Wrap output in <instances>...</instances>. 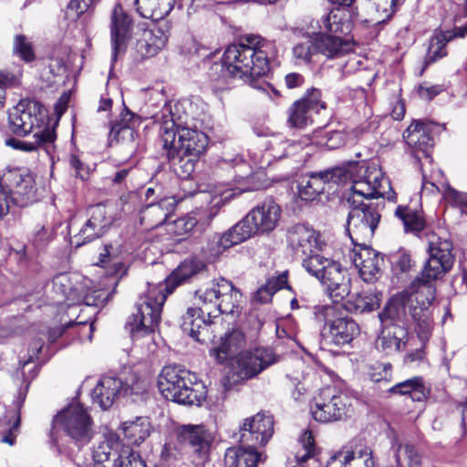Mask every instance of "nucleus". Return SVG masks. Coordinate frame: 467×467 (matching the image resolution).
Wrapping results in <instances>:
<instances>
[{
    "label": "nucleus",
    "mask_w": 467,
    "mask_h": 467,
    "mask_svg": "<svg viewBox=\"0 0 467 467\" xmlns=\"http://www.w3.org/2000/svg\"><path fill=\"white\" fill-rule=\"evenodd\" d=\"M351 183L352 194L348 201L353 207L348 213L347 233L353 245L364 244L374 235L380 220L379 206L383 202L365 203L363 199L384 198L389 182L376 166L363 165L362 171L356 174Z\"/></svg>",
    "instance_id": "nucleus-1"
},
{
    "label": "nucleus",
    "mask_w": 467,
    "mask_h": 467,
    "mask_svg": "<svg viewBox=\"0 0 467 467\" xmlns=\"http://www.w3.org/2000/svg\"><path fill=\"white\" fill-rule=\"evenodd\" d=\"M182 105L179 102L165 104L160 124V139L166 154L176 156L186 154L199 158L208 144L207 136L187 124L188 115L181 113Z\"/></svg>",
    "instance_id": "nucleus-2"
},
{
    "label": "nucleus",
    "mask_w": 467,
    "mask_h": 467,
    "mask_svg": "<svg viewBox=\"0 0 467 467\" xmlns=\"http://www.w3.org/2000/svg\"><path fill=\"white\" fill-rule=\"evenodd\" d=\"M247 44L239 43L227 47L222 64H215L213 69L220 68L230 77L243 79L256 88L255 79L265 76L270 70L267 48L270 45L254 43L252 37L246 38Z\"/></svg>",
    "instance_id": "nucleus-3"
},
{
    "label": "nucleus",
    "mask_w": 467,
    "mask_h": 467,
    "mask_svg": "<svg viewBox=\"0 0 467 467\" xmlns=\"http://www.w3.org/2000/svg\"><path fill=\"white\" fill-rule=\"evenodd\" d=\"M281 219V208L272 199L265 200L254 207L245 217L224 233L218 241L223 250L238 244L254 234L274 231Z\"/></svg>",
    "instance_id": "nucleus-4"
},
{
    "label": "nucleus",
    "mask_w": 467,
    "mask_h": 467,
    "mask_svg": "<svg viewBox=\"0 0 467 467\" xmlns=\"http://www.w3.org/2000/svg\"><path fill=\"white\" fill-rule=\"evenodd\" d=\"M158 388L166 400L183 405L200 406L206 397L205 386L196 380L195 375L176 366L161 369Z\"/></svg>",
    "instance_id": "nucleus-5"
},
{
    "label": "nucleus",
    "mask_w": 467,
    "mask_h": 467,
    "mask_svg": "<svg viewBox=\"0 0 467 467\" xmlns=\"http://www.w3.org/2000/svg\"><path fill=\"white\" fill-rule=\"evenodd\" d=\"M167 295L165 287L158 284H148L147 292L140 296L127 322L133 339L154 331L159 326Z\"/></svg>",
    "instance_id": "nucleus-6"
},
{
    "label": "nucleus",
    "mask_w": 467,
    "mask_h": 467,
    "mask_svg": "<svg viewBox=\"0 0 467 467\" xmlns=\"http://www.w3.org/2000/svg\"><path fill=\"white\" fill-rule=\"evenodd\" d=\"M302 265L327 288L330 298L337 303L350 294V278L340 264L317 254L305 255Z\"/></svg>",
    "instance_id": "nucleus-7"
},
{
    "label": "nucleus",
    "mask_w": 467,
    "mask_h": 467,
    "mask_svg": "<svg viewBox=\"0 0 467 467\" xmlns=\"http://www.w3.org/2000/svg\"><path fill=\"white\" fill-rule=\"evenodd\" d=\"M110 207L102 203L89 207L86 212V219L81 222L74 218L70 221L68 228L71 244L81 246L97 238L101 237L114 221Z\"/></svg>",
    "instance_id": "nucleus-8"
},
{
    "label": "nucleus",
    "mask_w": 467,
    "mask_h": 467,
    "mask_svg": "<svg viewBox=\"0 0 467 467\" xmlns=\"http://www.w3.org/2000/svg\"><path fill=\"white\" fill-rule=\"evenodd\" d=\"M363 165L353 161L347 166L335 167L329 170L313 173L308 177H303L298 183V194L302 200L313 201L325 191L327 183H346L353 181L358 172H361Z\"/></svg>",
    "instance_id": "nucleus-9"
},
{
    "label": "nucleus",
    "mask_w": 467,
    "mask_h": 467,
    "mask_svg": "<svg viewBox=\"0 0 467 467\" xmlns=\"http://www.w3.org/2000/svg\"><path fill=\"white\" fill-rule=\"evenodd\" d=\"M428 259L424 264V275L430 279L442 278L454 264L452 243L435 232L426 234Z\"/></svg>",
    "instance_id": "nucleus-10"
},
{
    "label": "nucleus",
    "mask_w": 467,
    "mask_h": 467,
    "mask_svg": "<svg viewBox=\"0 0 467 467\" xmlns=\"http://www.w3.org/2000/svg\"><path fill=\"white\" fill-rule=\"evenodd\" d=\"M351 406L352 399L347 393L327 387L315 398L311 413L317 421L327 423L346 418Z\"/></svg>",
    "instance_id": "nucleus-11"
},
{
    "label": "nucleus",
    "mask_w": 467,
    "mask_h": 467,
    "mask_svg": "<svg viewBox=\"0 0 467 467\" xmlns=\"http://www.w3.org/2000/svg\"><path fill=\"white\" fill-rule=\"evenodd\" d=\"M53 429H59L76 441L88 442L92 438V420L78 403L70 404L53 420Z\"/></svg>",
    "instance_id": "nucleus-12"
},
{
    "label": "nucleus",
    "mask_w": 467,
    "mask_h": 467,
    "mask_svg": "<svg viewBox=\"0 0 467 467\" xmlns=\"http://www.w3.org/2000/svg\"><path fill=\"white\" fill-rule=\"evenodd\" d=\"M333 313V307L328 306H321L316 313L317 319L325 321L321 330L322 340L337 347L348 345L359 334V327L352 318L347 317L328 320Z\"/></svg>",
    "instance_id": "nucleus-13"
},
{
    "label": "nucleus",
    "mask_w": 467,
    "mask_h": 467,
    "mask_svg": "<svg viewBox=\"0 0 467 467\" xmlns=\"http://www.w3.org/2000/svg\"><path fill=\"white\" fill-rule=\"evenodd\" d=\"M42 106L32 99H22L8 112V128L16 136H26L40 128Z\"/></svg>",
    "instance_id": "nucleus-14"
},
{
    "label": "nucleus",
    "mask_w": 467,
    "mask_h": 467,
    "mask_svg": "<svg viewBox=\"0 0 467 467\" xmlns=\"http://www.w3.org/2000/svg\"><path fill=\"white\" fill-rule=\"evenodd\" d=\"M274 432V420L272 416L265 413L244 420L240 428V442L248 448L255 450L265 446Z\"/></svg>",
    "instance_id": "nucleus-15"
},
{
    "label": "nucleus",
    "mask_w": 467,
    "mask_h": 467,
    "mask_svg": "<svg viewBox=\"0 0 467 467\" xmlns=\"http://www.w3.org/2000/svg\"><path fill=\"white\" fill-rule=\"evenodd\" d=\"M438 127L433 122L416 120L412 122L404 133L406 143L411 148L415 157L429 160L434 145L433 131Z\"/></svg>",
    "instance_id": "nucleus-16"
},
{
    "label": "nucleus",
    "mask_w": 467,
    "mask_h": 467,
    "mask_svg": "<svg viewBox=\"0 0 467 467\" xmlns=\"http://www.w3.org/2000/svg\"><path fill=\"white\" fill-rule=\"evenodd\" d=\"M278 360V356L268 348L241 352L237 356V374L241 379H251Z\"/></svg>",
    "instance_id": "nucleus-17"
},
{
    "label": "nucleus",
    "mask_w": 467,
    "mask_h": 467,
    "mask_svg": "<svg viewBox=\"0 0 467 467\" xmlns=\"http://www.w3.org/2000/svg\"><path fill=\"white\" fill-rule=\"evenodd\" d=\"M2 180L9 194H13L11 199L17 205L25 206L34 200L35 180L30 172L21 170L9 171L4 174Z\"/></svg>",
    "instance_id": "nucleus-18"
},
{
    "label": "nucleus",
    "mask_w": 467,
    "mask_h": 467,
    "mask_svg": "<svg viewBox=\"0 0 467 467\" xmlns=\"http://www.w3.org/2000/svg\"><path fill=\"white\" fill-rule=\"evenodd\" d=\"M93 460V467H146L139 453L127 449L118 454L108 441L101 442L95 449Z\"/></svg>",
    "instance_id": "nucleus-19"
},
{
    "label": "nucleus",
    "mask_w": 467,
    "mask_h": 467,
    "mask_svg": "<svg viewBox=\"0 0 467 467\" xmlns=\"http://www.w3.org/2000/svg\"><path fill=\"white\" fill-rule=\"evenodd\" d=\"M437 279H430L424 275V270L420 276H417L403 291L408 293V297L412 298L411 318L420 320L426 310L435 298V286L433 282Z\"/></svg>",
    "instance_id": "nucleus-20"
},
{
    "label": "nucleus",
    "mask_w": 467,
    "mask_h": 467,
    "mask_svg": "<svg viewBox=\"0 0 467 467\" xmlns=\"http://www.w3.org/2000/svg\"><path fill=\"white\" fill-rule=\"evenodd\" d=\"M321 92L313 88L304 98L296 100L289 109L288 123L290 127L303 129L309 121L313 113H318L326 105L321 101Z\"/></svg>",
    "instance_id": "nucleus-21"
},
{
    "label": "nucleus",
    "mask_w": 467,
    "mask_h": 467,
    "mask_svg": "<svg viewBox=\"0 0 467 467\" xmlns=\"http://www.w3.org/2000/svg\"><path fill=\"white\" fill-rule=\"evenodd\" d=\"M287 243L295 255L303 257L322 247L319 234L306 224H296L287 233Z\"/></svg>",
    "instance_id": "nucleus-22"
},
{
    "label": "nucleus",
    "mask_w": 467,
    "mask_h": 467,
    "mask_svg": "<svg viewBox=\"0 0 467 467\" xmlns=\"http://www.w3.org/2000/svg\"><path fill=\"white\" fill-rule=\"evenodd\" d=\"M350 258L365 282L370 283L377 279L382 264L378 252L364 243L354 245Z\"/></svg>",
    "instance_id": "nucleus-23"
},
{
    "label": "nucleus",
    "mask_w": 467,
    "mask_h": 467,
    "mask_svg": "<svg viewBox=\"0 0 467 467\" xmlns=\"http://www.w3.org/2000/svg\"><path fill=\"white\" fill-rule=\"evenodd\" d=\"M131 28V19L119 5H116L111 13V45L112 59L116 60L119 54L123 53Z\"/></svg>",
    "instance_id": "nucleus-24"
},
{
    "label": "nucleus",
    "mask_w": 467,
    "mask_h": 467,
    "mask_svg": "<svg viewBox=\"0 0 467 467\" xmlns=\"http://www.w3.org/2000/svg\"><path fill=\"white\" fill-rule=\"evenodd\" d=\"M412 298L408 293H400L393 296L383 311L379 314L382 324H399L406 327L411 318Z\"/></svg>",
    "instance_id": "nucleus-25"
},
{
    "label": "nucleus",
    "mask_w": 467,
    "mask_h": 467,
    "mask_svg": "<svg viewBox=\"0 0 467 467\" xmlns=\"http://www.w3.org/2000/svg\"><path fill=\"white\" fill-rule=\"evenodd\" d=\"M205 311L200 307H189L182 317V328L201 343L210 340L213 322L204 317Z\"/></svg>",
    "instance_id": "nucleus-26"
},
{
    "label": "nucleus",
    "mask_w": 467,
    "mask_h": 467,
    "mask_svg": "<svg viewBox=\"0 0 467 467\" xmlns=\"http://www.w3.org/2000/svg\"><path fill=\"white\" fill-rule=\"evenodd\" d=\"M408 342V330L399 324H383V328L376 341L379 350L387 355L402 351Z\"/></svg>",
    "instance_id": "nucleus-27"
},
{
    "label": "nucleus",
    "mask_w": 467,
    "mask_h": 467,
    "mask_svg": "<svg viewBox=\"0 0 467 467\" xmlns=\"http://www.w3.org/2000/svg\"><path fill=\"white\" fill-rule=\"evenodd\" d=\"M467 35V26H455L453 29L435 34L431 39L422 71L432 63L447 56L446 45L456 37Z\"/></svg>",
    "instance_id": "nucleus-28"
},
{
    "label": "nucleus",
    "mask_w": 467,
    "mask_h": 467,
    "mask_svg": "<svg viewBox=\"0 0 467 467\" xmlns=\"http://www.w3.org/2000/svg\"><path fill=\"white\" fill-rule=\"evenodd\" d=\"M178 438L199 454H206L213 441L212 434L203 425H183L179 429Z\"/></svg>",
    "instance_id": "nucleus-29"
},
{
    "label": "nucleus",
    "mask_w": 467,
    "mask_h": 467,
    "mask_svg": "<svg viewBox=\"0 0 467 467\" xmlns=\"http://www.w3.org/2000/svg\"><path fill=\"white\" fill-rule=\"evenodd\" d=\"M57 138L54 128L47 127L41 131L34 133L32 141H26L17 139H9L6 144L14 149L30 152L42 148L47 154L51 155L54 151V142Z\"/></svg>",
    "instance_id": "nucleus-30"
},
{
    "label": "nucleus",
    "mask_w": 467,
    "mask_h": 467,
    "mask_svg": "<svg viewBox=\"0 0 467 467\" xmlns=\"http://www.w3.org/2000/svg\"><path fill=\"white\" fill-rule=\"evenodd\" d=\"M316 49L327 58H335L352 50V43L349 37L332 36L324 33L315 36Z\"/></svg>",
    "instance_id": "nucleus-31"
},
{
    "label": "nucleus",
    "mask_w": 467,
    "mask_h": 467,
    "mask_svg": "<svg viewBox=\"0 0 467 467\" xmlns=\"http://www.w3.org/2000/svg\"><path fill=\"white\" fill-rule=\"evenodd\" d=\"M122 381L115 377H103L92 390V400L102 410L110 408L120 394Z\"/></svg>",
    "instance_id": "nucleus-32"
},
{
    "label": "nucleus",
    "mask_w": 467,
    "mask_h": 467,
    "mask_svg": "<svg viewBox=\"0 0 467 467\" xmlns=\"http://www.w3.org/2000/svg\"><path fill=\"white\" fill-rule=\"evenodd\" d=\"M244 346L245 338L244 333L239 329H233L221 338V343L218 347L211 348L210 354L218 362L223 363L234 357Z\"/></svg>",
    "instance_id": "nucleus-33"
},
{
    "label": "nucleus",
    "mask_w": 467,
    "mask_h": 467,
    "mask_svg": "<svg viewBox=\"0 0 467 467\" xmlns=\"http://www.w3.org/2000/svg\"><path fill=\"white\" fill-rule=\"evenodd\" d=\"M263 461V454L244 444L228 448L224 454L225 467H256Z\"/></svg>",
    "instance_id": "nucleus-34"
},
{
    "label": "nucleus",
    "mask_w": 467,
    "mask_h": 467,
    "mask_svg": "<svg viewBox=\"0 0 467 467\" xmlns=\"http://www.w3.org/2000/svg\"><path fill=\"white\" fill-rule=\"evenodd\" d=\"M202 266V265L197 261L185 260L164 280V282H161L158 285L165 287L167 294H171L178 285L199 273Z\"/></svg>",
    "instance_id": "nucleus-35"
},
{
    "label": "nucleus",
    "mask_w": 467,
    "mask_h": 467,
    "mask_svg": "<svg viewBox=\"0 0 467 467\" xmlns=\"http://www.w3.org/2000/svg\"><path fill=\"white\" fill-rule=\"evenodd\" d=\"M173 202L169 199H162L156 203H150L142 209L140 213V223L146 228L152 229L161 225L170 214Z\"/></svg>",
    "instance_id": "nucleus-36"
},
{
    "label": "nucleus",
    "mask_w": 467,
    "mask_h": 467,
    "mask_svg": "<svg viewBox=\"0 0 467 467\" xmlns=\"http://www.w3.org/2000/svg\"><path fill=\"white\" fill-rule=\"evenodd\" d=\"M135 5L142 17L158 21L170 14L174 0H135Z\"/></svg>",
    "instance_id": "nucleus-37"
},
{
    "label": "nucleus",
    "mask_w": 467,
    "mask_h": 467,
    "mask_svg": "<svg viewBox=\"0 0 467 467\" xmlns=\"http://www.w3.org/2000/svg\"><path fill=\"white\" fill-rule=\"evenodd\" d=\"M321 28L326 29L332 36L348 37L352 30V23L348 15L340 9L330 11L321 20Z\"/></svg>",
    "instance_id": "nucleus-38"
},
{
    "label": "nucleus",
    "mask_w": 467,
    "mask_h": 467,
    "mask_svg": "<svg viewBox=\"0 0 467 467\" xmlns=\"http://www.w3.org/2000/svg\"><path fill=\"white\" fill-rule=\"evenodd\" d=\"M242 294L240 291L225 279L223 281L220 297L214 312H217V314H234L235 308L239 306Z\"/></svg>",
    "instance_id": "nucleus-39"
},
{
    "label": "nucleus",
    "mask_w": 467,
    "mask_h": 467,
    "mask_svg": "<svg viewBox=\"0 0 467 467\" xmlns=\"http://www.w3.org/2000/svg\"><path fill=\"white\" fill-rule=\"evenodd\" d=\"M224 280V278L213 279L202 285L195 291V299L202 306L215 309Z\"/></svg>",
    "instance_id": "nucleus-40"
},
{
    "label": "nucleus",
    "mask_w": 467,
    "mask_h": 467,
    "mask_svg": "<svg viewBox=\"0 0 467 467\" xmlns=\"http://www.w3.org/2000/svg\"><path fill=\"white\" fill-rule=\"evenodd\" d=\"M123 433L131 444H140L150 433V424L147 418H137L134 421L123 423Z\"/></svg>",
    "instance_id": "nucleus-41"
},
{
    "label": "nucleus",
    "mask_w": 467,
    "mask_h": 467,
    "mask_svg": "<svg viewBox=\"0 0 467 467\" xmlns=\"http://www.w3.org/2000/svg\"><path fill=\"white\" fill-rule=\"evenodd\" d=\"M389 391L401 395H410L414 401H422L427 396V390L420 377H414L400 382L390 388Z\"/></svg>",
    "instance_id": "nucleus-42"
},
{
    "label": "nucleus",
    "mask_w": 467,
    "mask_h": 467,
    "mask_svg": "<svg viewBox=\"0 0 467 467\" xmlns=\"http://www.w3.org/2000/svg\"><path fill=\"white\" fill-rule=\"evenodd\" d=\"M380 297L371 291H363L348 301V309L355 313L372 311L379 306Z\"/></svg>",
    "instance_id": "nucleus-43"
},
{
    "label": "nucleus",
    "mask_w": 467,
    "mask_h": 467,
    "mask_svg": "<svg viewBox=\"0 0 467 467\" xmlns=\"http://www.w3.org/2000/svg\"><path fill=\"white\" fill-rule=\"evenodd\" d=\"M393 449L399 467L420 466V455L412 444L397 441L393 444Z\"/></svg>",
    "instance_id": "nucleus-44"
},
{
    "label": "nucleus",
    "mask_w": 467,
    "mask_h": 467,
    "mask_svg": "<svg viewBox=\"0 0 467 467\" xmlns=\"http://www.w3.org/2000/svg\"><path fill=\"white\" fill-rule=\"evenodd\" d=\"M53 290L61 297L57 299V303H74L78 296V289L73 286L71 278L67 274H60L53 279Z\"/></svg>",
    "instance_id": "nucleus-45"
},
{
    "label": "nucleus",
    "mask_w": 467,
    "mask_h": 467,
    "mask_svg": "<svg viewBox=\"0 0 467 467\" xmlns=\"http://www.w3.org/2000/svg\"><path fill=\"white\" fill-rule=\"evenodd\" d=\"M198 219L194 214L189 213L166 224V231L169 234L182 238L190 234L197 225Z\"/></svg>",
    "instance_id": "nucleus-46"
},
{
    "label": "nucleus",
    "mask_w": 467,
    "mask_h": 467,
    "mask_svg": "<svg viewBox=\"0 0 467 467\" xmlns=\"http://www.w3.org/2000/svg\"><path fill=\"white\" fill-rule=\"evenodd\" d=\"M395 213L402 221L406 231L419 232L424 228V219L419 213L408 207L399 206Z\"/></svg>",
    "instance_id": "nucleus-47"
},
{
    "label": "nucleus",
    "mask_w": 467,
    "mask_h": 467,
    "mask_svg": "<svg viewBox=\"0 0 467 467\" xmlns=\"http://www.w3.org/2000/svg\"><path fill=\"white\" fill-rule=\"evenodd\" d=\"M152 36L149 34H141L140 38L137 40L135 45V58L138 60H143L156 56L164 47H159L158 45H151L150 40Z\"/></svg>",
    "instance_id": "nucleus-48"
},
{
    "label": "nucleus",
    "mask_w": 467,
    "mask_h": 467,
    "mask_svg": "<svg viewBox=\"0 0 467 467\" xmlns=\"http://www.w3.org/2000/svg\"><path fill=\"white\" fill-rule=\"evenodd\" d=\"M171 26L168 21H161L150 28L144 29L141 34H149L151 37L150 43L164 47L167 44Z\"/></svg>",
    "instance_id": "nucleus-49"
},
{
    "label": "nucleus",
    "mask_w": 467,
    "mask_h": 467,
    "mask_svg": "<svg viewBox=\"0 0 467 467\" xmlns=\"http://www.w3.org/2000/svg\"><path fill=\"white\" fill-rule=\"evenodd\" d=\"M166 155L171 163L174 166L175 171L183 177H188L194 171L196 161L199 160V158L186 156V154H178L176 156Z\"/></svg>",
    "instance_id": "nucleus-50"
},
{
    "label": "nucleus",
    "mask_w": 467,
    "mask_h": 467,
    "mask_svg": "<svg viewBox=\"0 0 467 467\" xmlns=\"http://www.w3.org/2000/svg\"><path fill=\"white\" fill-rule=\"evenodd\" d=\"M135 136L136 132L133 127L110 126L109 136L110 144L115 140L116 142H121L124 145H133Z\"/></svg>",
    "instance_id": "nucleus-51"
},
{
    "label": "nucleus",
    "mask_w": 467,
    "mask_h": 467,
    "mask_svg": "<svg viewBox=\"0 0 467 467\" xmlns=\"http://www.w3.org/2000/svg\"><path fill=\"white\" fill-rule=\"evenodd\" d=\"M14 53L24 61L30 62L35 59V53L31 42L23 35H16L14 39Z\"/></svg>",
    "instance_id": "nucleus-52"
},
{
    "label": "nucleus",
    "mask_w": 467,
    "mask_h": 467,
    "mask_svg": "<svg viewBox=\"0 0 467 467\" xmlns=\"http://www.w3.org/2000/svg\"><path fill=\"white\" fill-rule=\"evenodd\" d=\"M316 53H317V50L316 49L315 37L296 44L293 48L295 58L302 62H309Z\"/></svg>",
    "instance_id": "nucleus-53"
},
{
    "label": "nucleus",
    "mask_w": 467,
    "mask_h": 467,
    "mask_svg": "<svg viewBox=\"0 0 467 467\" xmlns=\"http://www.w3.org/2000/svg\"><path fill=\"white\" fill-rule=\"evenodd\" d=\"M263 171H256L247 175L236 174L235 181L238 183L244 184L243 192L257 191L263 187V184L258 182L264 177Z\"/></svg>",
    "instance_id": "nucleus-54"
},
{
    "label": "nucleus",
    "mask_w": 467,
    "mask_h": 467,
    "mask_svg": "<svg viewBox=\"0 0 467 467\" xmlns=\"http://www.w3.org/2000/svg\"><path fill=\"white\" fill-rule=\"evenodd\" d=\"M348 467H374V460L369 450L350 451Z\"/></svg>",
    "instance_id": "nucleus-55"
},
{
    "label": "nucleus",
    "mask_w": 467,
    "mask_h": 467,
    "mask_svg": "<svg viewBox=\"0 0 467 467\" xmlns=\"http://www.w3.org/2000/svg\"><path fill=\"white\" fill-rule=\"evenodd\" d=\"M149 383L146 379L132 377L130 381L126 382V387L122 386L121 391L125 395L141 397L147 394Z\"/></svg>",
    "instance_id": "nucleus-56"
},
{
    "label": "nucleus",
    "mask_w": 467,
    "mask_h": 467,
    "mask_svg": "<svg viewBox=\"0 0 467 467\" xmlns=\"http://www.w3.org/2000/svg\"><path fill=\"white\" fill-rule=\"evenodd\" d=\"M302 451L296 452L295 458L296 462H306L314 455L315 442L312 433L305 431L300 439Z\"/></svg>",
    "instance_id": "nucleus-57"
},
{
    "label": "nucleus",
    "mask_w": 467,
    "mask_h": 467,
    "mask_svg": "<svg viewBox=\"0 0 467 467\" xmlns=\"http://www.w3.org/2000/svg\"><path fill=\"white\" fill-rule=\"evenodd\" d=\"M369 376L374 382L388 380L391 376V364L381 362L375 363L371 366Z\"/></svg>",
    "instance_id": "nucleus-58"
},
{
    "label": "nucleus",
    "mask_w": 467,
    "mask_h": 467,
    "mask_svg": "<svg viewBox=\"0 0 467 467\" xmlns=\"http://www.w3.org/2000/svg\"><path fill=\"white\" fill-rule=\"evenodd\" d=\"M91 5V0H71L67 5V16L71 19H78L87 12Z\"/></svg>",
    "instance_id": "nucleus-59"
},
{
    "label": "nucleus",
    "mask_w": 467,
    "mask_h": 467,
    "mask_svg": "<svg viewBox=\"0 0 467 467\" xmlns=\"http://www.w3.org/2000/svg\"><path fill=\"white\" fill-rule=\"evenodd\" d=\"M349 457V450L337 451L329 457L326 467H348Z\"/></svg>",
    "instance_id": "nucleus-60"
},
{
    "label": "nucleus",
    "mask_w": 467,
    "mask_h": 467,
    "mask_svg": "<svg viewBox=\"0 0 467 467\" xmlns=\"http://www.w3.org/2000/svg\"><path fill=\"white\" fill-rule=\"evenodd\" d=\"M140 124V118L135 116L131 111L125 109L119 115V119H117L115 122L111 124V126L118 127H133L135 129L136 126Z\"/></svg>",
    "instance_id": "nucleus-61"
},
{
    "label": "nucleus",
    "mask_w": 467,
    "mask_h": 467,
    "mask_svg": "<svg viewBox=\"0 0 467 467\" xmlns=\"http://www.w3.org/2000/svg\"><path fill=\"white\" fill-rule=\"evenodd\" d=\"M288 272L284 271L278 274L276 276H273L266 281V285L271 287L275 292H277L283 288H288L287 285Z\"/></svg>",
    "instance_id": "nucleus-62"
},
{
    "label": "nucleus",
    "mask_w": 467,
    "mask_h": 467,
    "mask_svg": "<svg viewBox=\"0 0 467 467\" xmlns=\"http://www.w3.org/2000/svg\"><path fill=\"white\" fill-rule=\"evenodd\" d=\"M405 0H382L377 4L378 9H382L386 14V18H389L397 11L398 7L400 6Z\"/></svg>",
    "instance_id": "nucleus-63"
},
{
    "label": "nucleus",
    "mask_w": 467,
    "mask_h": 467,
    "mask_svg": "<svg viewBox=\"0 0 467 467\" xmlns=\"http://www.w3.org/2000/svg\"><path fill=\"white\" fill-rule=\"evenodd\" d=\"M11 196L1 179L0 182V218L8 213L10 208Z\"/></svg>",
    "instance_id": "nucleus-64"
}]
</instances>
